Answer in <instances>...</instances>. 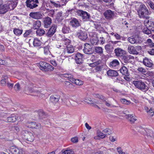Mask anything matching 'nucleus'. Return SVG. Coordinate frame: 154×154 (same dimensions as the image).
Instances as JSON below:
<instances>
[{
  "mask_svg": "<svg viewBox=\"0 0 154 154\" xmlns=\"http://www.w3.org/2000/svg\"><path fill=\"white\" fill-rule=\"evenodd\" d=\"M119 71L123 75L126 76L128 75L129 73L128 72V70L125 66L122 67L120 69Z\"/></svg>",
  "mask_w": 154,
  "mask_h": 154,
  "instance_id": "nucleus-25",
  "label": "nucleus"
},
{
  "mask_svg": "<svg viewBox=\"0 0 154 154\" xmlns=\"http://www.w3.org/2000/svg\"><path fill=\"white\" fill-rule=\"evenodd\" d=\"M105 49L107 53H111L113 50V48L110 44H108L105 45Z\"/></svg>",
  "mask_w": 154,
  "mask_h": 154,
  "instance_id": "nucleus-32",
  "label": "nucleus"
},
{
  "mask_svg": "<svg viewBox=\"0 0 154 154\" xmlns=\"http://www.w3.org/2000/svg\"><path fill=\"white\" fill-rule=\"evenodd\" d=\"M71 141L74 143H76L78 142V138L77 137H74L72 138L71 139Z\"/></svg>",
  "mask_w": 154,
  "mask_h": 154,
  "instance_id": "nucleus-59",
  "label": "nucleus"
},
{
  "mask_svg": "<svg viewBox=\"0 0 154 154\" xmlns=\"http://www.w3.org/2000/svg\"><path fill=\"white\" fill-rule=\"evenodd\" d=\"M103 132L106 133V135H109L111 134L112 133V130L108 128H107L104 129L103 131Z\"/></svg>",
  "mask_w": 154,
  "mask_h": 154,
  "instance_id": "nucleus-42",
  "label": "nucleus"
},
{
  "mask_svg": "<svg viewBox=\"0 0 154 154\" xmlns=\"http://www.w3.org/2000/svg\"><path fill=\"white\" fill-rule=\"evenodd\" d=\"M70 28L69 27L64 25L62 29V32L64 33H67L69 32Z\"/></svg>",
  "mask_w": 154,
  "mask_h": 154,
  "instance_id": "nucleus-43",
  "label": "nucleus"
},
{
  "mask_svg": "<svg viewBox=\"0 0 154 154\" xmlns=\"http://www.w3.org/2000/svg\"><path fill=\"white\" fill-rule=\"evenodd\" d=\"M91 44L93 45H96L98 43V40L97 38H93L90 40Z\"/></svg>",
  "mask_w": 154,
  "mask_h": 154,
  "instance_id": "nucleus-47",
  "label": "nucleus"
},
{
  "mask_svg": "<svg viewBox=\"0 0 154 154\" xmlns=\"http://www.w3.org/2000/svg\"><path fill=\"white\" fill-rule=\"evenodd\" d=\"M148 52L151 55H154V49L152 48L148 51Z\"/></svg>",
  "mask_w": 154,
  "mask_h": 154,
  "instance_id": "nucleus-62",
  "label": "nucleus"
},
{
  "mask_svg": "<svg viewBox=\"0 0 154 154\" xmlns=\"http://www.w3.org/2000/svg\"><path fill=\"white\" fill-rule=\"evenodd\" d=\"M107 74L108 75L110 76H116L118 75V73L116 71L112 69L107 71Z\"/></svg>",
  "mask_w": 154,
  "mask_h": 154,
  "instance_id": "nucleus-24",
  "label": "nucleus"
},
{
  "mask_svg": "<svg viewBox=\"0 0 154 154\" xmlns=\"http://www.w3.org/2000/svg\"><path fill=\"white\" fill-rule=\"evenodd\" d=\"M30 17L35 19H40L42 17V14L40 12H33L30 13Z\"/></svg>",
  "mask_w": 154,
  "mask_h": 154,
  "instance_id": "nucleus-14",
  "label": "nucleus"
},
{
  "mask_svg": "<svg viewBox=\"0 0 154 154\" xmlns=\"http://www.w3.org/2000/svg\"><path fill=\"white\" fill-rule=\"evenodd\" d=\"M10 151L13 154H23V150L19 148L14 146L10 147Z\"/></svg>",
  "mask_w": 154,
  "mask_h": 154,
  "instance_id": "nucleus-6",
  "label": "nucleus"
},
{
  "mask_svg": "<svg viewBox=\"0 0 154 154\" xmlns=\"http://www.w3.org/2000/svg\"><path fill=\"white\" fill-rule=\"evenodd\" d=\"M119 63L117 60L115 59L110 62L109 63V66L112 69H115L119 65Z\"/></svg>",
  "mask_w": 154,
  "mask_h": 154,
  "instance_id": "nucleus-22",
  "label": "nucleus"
},
{
  "mask_svg": "<svg viewBox=\"0 0 154 154\" xmlns=\"http://www.w3.org/2000/svg\"><path fill=\"white\" fill-rule=\"evenodd\" d=\"M143 63L145 66L149 68L151 67L154 65L152 60L146 57L143 59Z\"/></svg>",
  "mask_w": 154,
  "mask_h": 154,
  "instance_id": "nucleus-16",
  "label": "nucleus"
},
{
  "mask_svg": "<svg viewBox=\"0 0 154 154\" xmlns=\"http://www.w3.org/2000/svg\"><path fill=\"white\" fill-rule=\"evenodd\" d=\"M77 13L79 14L80 16L82 17V19L84 21H88L89 20L90 17L89 14L86 11L82 10H79L77 11Z\"/></svg>",
  "mask_w": 154,
  "mask_h": 154,
  "instance_id": "nucleus-5",
  "label": "nucleus"
},
{
  "mask_svg": "<svg viewBox=\"0 0 154 154\" xmlns=\"http://www.w3.org/2000/svg\"><path fill=\"white\" fill-rule=\"evenodd\" d=\"M44 27L45 28H48L50 26L51 23V19L49 17H45L44 20Z\"/></svg>",
  "mask_w": 154,
  "mask_h": 154,
  "instance_id": "nucleus-20",
  "label": "nucleus"
},
{
  "mask_svg": "<svg viewBox=\"0 0 154 154\" xmlns=\"http://www.w3.org/2000/svg\"><path fill=\"white\" fill-rule=\"evenodd\" d=\"M35 113H37L40 119H43L45 118L46 115L45 113L42 110H39L38 111H36L35 112Z\"/></svg>",
  "mask_w": 154,
  "mask_h": 154,
  "instance_id": "nucleus-31",
  "label": "nucleus"
},
{
  "mask_svg": "<svg viewBox=\"0 0 154 154\" xmlns=\"http://www.w3.org/2000/svg\"><path fill=\"white\" fill-rule=\"evenodd\" d=\"M152 31V30L148 29L147 27L146 28H144L143 30V33L147 35H149L151 34Z\"/></svg>",
  "mask_w": 154,
  "mask_h": 154,
  "instance_id": "nucleus-50",
  "label": "nucleus"
},
{
  "mask_svg": "<svg viewBox=\"0 0 154 154\" xmlns=\"http://www.w3.org/2000/svg\"><path fill=\"white\" fill-rule=\"evenodd\" d=\"M49 6L51 8H54V7L57 8L59 6L58 4L56 3L55 2L50 0L48 3Z\"/></svg>",
  "mask_w": 154,
  "mask_h": 154,
  "instance_id": "nucleus-38",
  "label": "nucleus"
},
{
  "mask_svg": "<svg viewBox=\"0 0 154 154\" xmlns=\"http://www.w3.org/2000/svg\"><path fill=\"white\" fill-rule=\"evenodd\" d=\"M8 10V8L6 4H5L0 7V14H5Z\"/></svg>",
  "mask_w": 154,
  "mask_h": 154,
  "instance_id": "nucleus-29",
  "label": "nucleus"
},
{
  "mask_svg": "<svg viewBox=\"0 0 154 154\" xmlns=\"http://www.w3.org/2000/svg\"><path fill=\"white\" fill-rule=\"evenodd\" d=\"M117 149L119 154H125V152H123L122 150H121V148L120 147H117Z\"/></svg>",
  "mask_w": 154,
  "mask_h": 154,
  "instance_id": "nucleus-61",
  "label": "nucleus"
},
{
  "mask_svg": "<svg viewBox=\"0 0 154 154\" xmlns=\"http://www.w3.org/2000/svg\"><path fill=\"white\" fill-rule=\"evenodd\" d=\"M147 45L150 48L154 47V43L152 42L151 39L149 38L146 41Z\"/></svg>",
  "mask_w": 154,
  "mask_h": 154,
  "instance_id": "nucleus-45",
  "label": "nucleus"
},
{
  "mask_svg": "<svg viewBox=\"0 0 154 154\" xmlns=\"http://www.w3.org/2000/svg\"><path fill=\"white\" fill-rule=\"evenodd\" d=\"M63 77L65 78H67L71 82V80L73 79V77L70 74H65L63 75Z\"/></svg>",
  "mask_w": 154,
  "mask_h": 154,
  "instance_id": "nucleus-49",
  "label": "nucleus"
},
{
  "mask_svg": "<svg viewBox=\"0 0 154 154\" xmlns=\"http://www.w3.org/2000/svg\"><path fill=\"white\" fill-rule=\"evenodd\" d=\"M148 4L151 8L152 9H154V4L152 2L149 1L148 3Z\"/></svg>",
  "mask_w": 154,
  "mask_h": 154,
  "instance_id": "nucleus-60",
  "label": "nucleus"
},
{
  "mask_svg": "<svg viewBox=\"0 0 154 154\" xmlns=\"http://www.w3.org/2000/svg\"><path fill=\"white\" fill-rule=\"evenodd\" d=\"M10 129L11 131H13L16 133L18 132L20 130L19 127L16 126H12L10 127Z\"/></svg>",
  "mask_w": 154,
  "mask_h": 154,
  "instance_id": "nucleus-44",
  "label": "nucleus"
},
{
  "mask_svg": "<svg viewBox=\"0 0 154 154\" xmlns=\"http://www.w3.org/2000/svg\"><path fill=\"white\" fill-rule=\"evenodd\" d=\"M17 118L14 114H12L7 118V120L8 122H14L17 120Z\"/></svg>",
  "mask_w": 154,
  "mask_h": 154,
  "instance_id": "nucleus-26",
  "label": "nucleus"
},
{
  "mask_svg": "<svg viewBox=\"0 0 154 154\" xmlns=\"http://www.w3.org/2000/svg\"><path fill=\"white\" fill-rule=\"evenodd\" d=\"M22 133L24 136V139L26 140L29 142L33 141L34 136L32 133L27 131H23Z\"/></svg>",
  "mask_w": 154,
  "mask_h": 154,
  "instance_id": "nucleus-4",
  "label": "nucleus"
},
{
  "mask_svg": "<svg viewBox=\"0 0 154 154\" xmlns=\"http://www.w3.org/2000/svg\"><path fill=\"white\" fill-rule=\"evenodd\" d=\"M62 152V154H70L71 152H72V151L70 150H66L63 151V150H62L61 151Z\"/></svg>",
  "mask_w": 154,
  "mask_h": 154,
  "instance_id": "nucleus-58",
  "label": "nucleus"
},
{
  "mask_svg": "<svg viewBox=\"0 0 154 154\" xmlns=\"http://www.w3.org/2000/svg\"><path fill=\"white\" fill-rule=\"evenodd\" d=\"M75 60L78 64H80L82 63L84 58L83 55L79 53H77L75 55Z\"/></svg>",
  "mask_w": 154,
  "mask_h": 154,
  "instance_id": "nucleus-10",
  "label": "nucleus"
},
{
  "mask_svg": "<svg viewBox=\"0 0 154 154\" xmlns=\"http://www.w3.org/2000/svg\"><path fill=\"white\" fill-rule=\"evenodd\" d=\"M71 82L74 83L77 85H81L83 84L82 82L78 79H75L73 78L72 80H71Z\"/></svg>",
  "mask_w": 154,
  "mask_h": 154,
  "instance_id": "nucleus-37",
  "label": "nucleus"
},
{
  "mask_svg": "<svg viewBox=\"0 0 154 154\" xmlns=\"http://www.w3.org/2000/svg\"><path fill=\"white\" fill-rule=\"evenodd\" d=\"M56 19L58 21H60L63 19L62 13L61 12H58L57 14Z\"/></svg>",
  "mask_w": 154,
  "mask_h": 154,
  "instance_id": "nucleus-48",
  "label": "nucleus"
},
{
  "mask_svg": "<svg viewBox=\"0 0 154 154\" xmlns=\"http://www.w3.org/2000/svg\"><path fill=\"white\" fill-rule=\"evenodd\" d=\"M26 126L28 128L38 129L40 125L36 123L35 122H27Z\"/></svg>",
  "mask_w": 154,
  "mask_h": 154,
  "instance_id": "nucleus-18",
  "label": "nucleus"
},
{
  "mask_svg": "<svg viewBox=\"0 0 154 154\" xmlns=\"http://www.w3.org/2000/svg\"><path fill=\"white\" fill-rule=\"evenodd\" d=\"M148 115L151 116H153L154 115V110L152 108H151L147 112Z\"/></svg>",
  "mask_w": 154,
  "mask_h": 154,
  "instance_id": "nucleus-54",
  "label": "nucleus"
},
{
  "mask_svg": "<svg viewBox=\"0 0 154 154\" xmlns=\"http://www.w3.org/2000/svg\"><path fill=\"white\" fill-rule=\"evenodd\" d=\"M95 52L100 55H101L103 54V49L101 47L96 46L95 47Z\"/></svg>",
  "mask_w": 154,
  "mask_h": 154,
  "instance_id": "nucleus-34",
  "label": "nucleus"
},
{
  "mask_svg": "<svg viewBox=\"0 0 154 154\" xmlns=\"http://www.w3.org/2000/svg\"><path fill=\"white\" fill-rule=\"evenodd\" d=\"M133 84L138 89L144 92L148 90V88L145 82L141 80L133 81Z\"/></svg>",
  "mask_w": 154,
  "mask_h": 154,
  "instance_id": "nucleus-2",
  "label": "nucleus"
},
{
  "mask_svg": "<svg viewBox=\"0 0 154 154\" xmlns=\"http://www.w3.org/2000/svg\"><path fill=\"white\" fill-rule=\"evenodd\" d=\"M44 53L45 54H48L50 53V51L48 48L47 47H44Z\"/></svg>",
  "mask_w": 154,
  "mask_h": 154,
  "instance_id": "nucleus-57",
  "label": "nucleus"
},
{
  "mask_svg": "<svg viewBox=\"0 0 154 154\" xmlns=\"http://www.w3.org/2000/svg\"><path fill=\"white\" fill-rule=\"evenodd\" d=\"M42 43L40 40L37 38H35L33 42V45L34 47H38L41 45Z\"/></svg>",
  "mask_w": 154,
  "mask_h": 154,
  "instance_id": "nucleus-33",
  "label": "nucleus"
},
{
  "mask_svg": "<svg viewBox=\"0 0 154 154\" xmlns=\"http://www.w3.org/2000/svg\"><path fill=\"white\" fill-rule=\"evenodd\" d=\"M121 57V59L122 61L124 62L125 63H129V60L130 59V57L128 56H126L124 54Z\"/></svg>",
  "mask_w": 154,
  "mask_h": 154,
  "instance_id": "nucleus-35",
  "label": "nucleus"
},
{
  "mask_svg": "<svg viewBox=\"0 0 154 154\" xmlns=\"http://www.w3.org/2000/svg\"><path fill=\"white\" fill-rule=\"evenodd\" d=\"M144 23L146 24V26L152 31H154V22L151 20H148L146 22V21H144Z\"/></svg>",
  "mask_w": 154,
  "mask_h": 154,
  "instance_id": "nucleus-17",
  "label": "nucleus"
},
{
  "mask_svg": "<svg viewBox=\"0 0 154 154\" xmlns=\"http://www.w3.org/2000/svg\"><path fill=\"white\" fill-rule=\"evenodd\" d=\"M137 13L140 18H145L148 19L149 17L148 15L150 14L151 12L149 11L146 6L144 5H141L137 11Z\"/></svg>",
  "mask_w": 154,
  "mask_h": 154,
  "instance_id": "nucleus-1",
  "label": "nucleus"
},
{
  "mask_svg": "<svg viewBox=\"0 0 154 154\" xmlns=\"http://www.w3.org/2000/svg\"><path fill=\"white\" fill-rule=\"evenodd\" d=\"M125 51L122 49L118 48L115 49V53L117 57H121L124 54Z\"/></svg>",
  "mask_w": 154,
  "mask_h": 154,
  "instance_id": "nucleus-21",
  "label": "nucleus"
},
{
  "mask_svg": "<svg viewBox=\"0 0 154 154\" xmlns=\"http://www.w3.org/2000/svg\"><path fill=\"white\" fill-rule=\"evenodd\" d=\"M127 119L131 123H134V122L136 120V119L135 117H134L133 114L127 115Z\"/></svg>",
  "mask_w": 154,
  "mask_h": 154,
  "instance_id": "nucleus-30",
  "label": "nucleus"
},
{
  "mask_svg": "<svg viewBox=\"0 0 154 154\" xmlns=\"http://www.w3.org/2000/svg\"><path fill=\"white\" fill-rule=\"evenodd\" d=\"M121 101L122 103L124 104H126L127 105L129 104L130 103V101H129L125 99H121Z\"/></svg>",
  "mask_w": 154,
  "mask_h": 154,
  "instance_id": "nucleus-56",
  "label": "nucleus"
},
{
  "mask_svg": "<svg viewBox=\"0 0 154 154\" xmlns=\"http://www.w3.org/2000/svg\"><path fill=\"white\" fill-rule=\"evenodd\" d=\"M56 29L57 26L56 25L54 24L52 25L46 34V35L50 37L52 36L56 32Z\"/></svg>",
  "mask_w": 154,
  "mask_h": 154,
  "instance_id": "nucleus-9",
  "label": "nucleus"
},
{
  "mask_svg": "<svg viewBox=\"0 0 154 154\" xmlns=\"http://www.w3.org/2000/svg\"><path fill=\"white\" fill-rule=\"evenodd\" d=\"M14 88L17 91H19L20 89V86L19 83H17L14 86Z\"/></svg>",
  "mask_w": 154,
  "mask_h": 154,
  "instance_id": "nucleus-55",
  "label": "nucleus"
},
{
  "mask_svg": "<svg viewBox=\"0 0 154 154\" xmlns=\"http://www.w3.org/2000/svg\"><path fill=\"white\" fill-rule=\"evenodd\" d=\"M114 36L116 38L117 40H120L122 38V37L120 35L117 33L115 34Z\"/></svg>",
  "mask_w": 154,
  "mask_h": 154,
  "instance_id": "nucleus-63",
  "label": "nucleus"
},
{
  "mask_svg": "<svg viewBox=\"0 0 154 154\" xmlns=\"http://www.w3.org/2000/svg\"><path fill=\"white\" fill-rule=\"evenodd\" d=\"M84 49L83 51L85 53L90 54H92V51L91 49V47L90 45L88 43H85L84 45Z\"/></svg>",
  "mask_w": 154,
  "mask_h": 154,
  "instance_id": "nucleus-8",
  "label": "nucleus"
},
{
  "mask_svg": "<svg viewBox=\"0 0 154 154\" xmlns=\"http://www.w3.org/2000/svg\"><path fill=\"white\" fill-rule=\"evenodd\" d=\"M60 96L57 94H54L51 96L50 98V100L53 103H56L59 100Z\"/></svg>",
  "mask_w": 154,
  "mask_h": 154,
  "instance_id": "nucleus-19",
  "label": "nucleus"
},
{
  "mask_svg": "<svg viewBox=\"0 0 154 154\" xmlns=\"http://www.w3.org/2000/svg\"><path fill=\"white\" fill-rule=\"evenodd\" d=\"M65 51L68 53H72L74 52V49L72 45H69L66 46Z\"/></svg>",
  "mask_w": 154,
  "mask_h": 154,
  "instance_id": "nucleus-28",
  "label": "nucleus"
},
{
  "mask_svg": "<svg viewBox=\"0 0 154 154\" xmlns=\"http://www.w3.org/2000/svg\"><path fill=\"white\" fill-rule=\"evenodd\" d=\"M97 135L100 138H103L106 137V135L101 132L99 130H98L97 132Z\"/></svg>",
  "mask_w": 154,
  "mask_h": 154,
  "instance_id": "nucleus-46",
  "label": "nucleus"
},
{
  "mask_svg": "<svg viewBox=\"0 0 154 154\" xmlns=\"http://www.w3.org/2000/svg\"><path fill=\"white\" fill-rule=\"evenodd\" d=\"M77 35L79 38L83 41L85 40L88 38L87 33L82 31H80L79 32H77Z\"/></svg>",
  "mask_w": 154,
  "mask_h": 154,
  "instance_id": "nucleus-15",
  "label": "nucleus"
},
{
  "mask_svg": "<svg viewBox=\"0 0 154 154\" xmlns=\"http://www.w3.org/2000/svg\"><path fill=\"white\" fill-rule=\"evenodd\" d=\"M128 51L130 54L137 55L139 54V52H137L135 49V47L133 46H128Z\"/></svg>",
  "mask_w": 154,
  "mask_h": 154,
  "instance_id": "nucleus-23",
  "label": "nucleus"
},
{
  "mask_svg": "<svg viewBox=\"0 0 154 154\" xmlns=\"http://www.w3.org/2000/svg\"><path fill=\"white\" fill-rule=\"evenodd\" d=\"M17 3L13 1H9L6 4L8 10H13L17 6Z\"/></svg>",
  "mask_w": 154,
  "mask_h": 154,
  "instance_id": "nucleus-13",
  "label": "nucleus"
},
{
  "mask_svg": "<svg viewBox=\"0 0 154 154\" xmlns=\"http://www.w3.org/2000/svg\"><path fill=\"white\" fill-rule=\"evenodd\" d=\"M128 41L131 43L133 44H139L141 43L140 40L137 37L131 36L128 38Z\"/></svg>",
  "mask_w": 154,
  "mask_h": 154,
  "instance_id": "nucleus-11",
  "label": "nucleus"
},
{
  "mask_svg": "<svg viewBox=\"0 0 154 154\" xmlns=\"http://www.w3.org/2000/svg\"><path fill=\"white\" fill-rule=\"evenodd\" d=\"M65 84L66 86L69 87H71L72 85V84L70 83L69 82L67 81H66L65 82Z\"/></svg>",
  "mask_w": 154,
  "mask_h": 154,
  "instance_id": "nucleus-64",
  "label": "nucleus"
},
{
  "mask_svg": "<svg viewBox=\"0 0 154 154\" xmlns=\"http://www.w3.org/2000/svg\"><path fill=\"white\" fill-rule=\"evenodd\" d=\"M137 70L139 72L143 74H145L147 71L145 69L141 67H138Z\"/></svg>",
  "mask_w": 154,
  "mask_h": 154,
  "instance_id": "nucleus-52",
  "label": "nucleus"
},
{
  "mask_svg": "<svg viewBox=\"0 0 154 154\" xmlns=\"http://www.w3.org/2000/svg\"><path fill=\"white\" fill-rule=\"evenodd\" d=\"M61 42L63 44L67 46L69 45V44L71 42L70 40L65 38H63L62 39Z\"/></svg>",
  "mask_w": 154,
  "mask_h": 154,
  "instance_id": "nucleus-39",
  "label": "nucleus"
},
{
  "mask_svg": "<svg viewBox=\"0 0 154 154\" xmlns=\"http://www.w3.org/2000/svg\"><path fill=\"white\" fill-rule=\"evenodd\" d=\"M70 25L72 27L77 28L81 26L80 23L78 20L75 18H72L70 22Z\"/></svg>",
  "mask_w": 154,
  "mask_h": 154,
  "instance_id": "nucleus-12",
  "label": "nucleus"
},
{
  "mask_svg": "<svg viewBox=\"0 0 154 154\" xmlns=\"http://www.w3.org/2000/svg\"><path fill=\"white\" fill-rule=\"evenodd\" d=\"M41 25V21L37 20L34 22L33 24V28L34 29H38L40 27Z\"/></svg>",
  "mask_w": 154,
  "mask_h": 154,
  "instance_id": "nucleus-36",
  "label": "nucleus"
},
{
  "mask_svg": "<svg viewBox=\"0 0 154 154\" xmlns=\"http://www.w3.org/2000/svg\"><path fill=\"white\" fill-rule=\"evenodd\" d=\"M36 33L37 35L41 36L45 34V32L43 29H37Z\"/></svg>",
  "mask_w": 154,
  "mask_h": 154,
  "instance_id": "nucleus-41",
  "label": "nucleus"
},
{
  "mask_svg": "<svg viewBox=\"0 0 154 154\" xmlns=\"http://www.w3.org/2000/svg\"><path fill=\"white\" fill-rule=\"evenodd\" d=\"M45 71H53L54 69V67L48 63Z\"/></svg>",
  "mask_w": 154,
  "mask_h": 154,
  "instance_id": "nucleus-53",
  "label": "nucleus"
},
{
  "mask_svg": "<svg viewBox=\"0 0 154 154\" xmlns=\"http://www.w3.org/2000/svg\"><path fill=\"white\" fill-rule=\"evenodd\" d=\"M104 16L107 20H111L113 18L114 13L110 10L106 11L104 13Z\"/></svg>",
  "mask_w": 154,
  "mask_h": 154,
  "instance_id": "nucleus-7",
  "label": "nucleus"
},
{
  "mask_svg": "<svg viewBox=\"0 0 154 154\" xmlns=\"http://www.w3.org/2000/svg\"><path fill=\"white\" fill-rule=\"evenodd\" d=\"M32 29H31L29 30H26L25 32L23 34V36L25 37H26L30 35V34L32 32Z\"/></svg>",
  "mask_w": 154,
  "mask_h": 154,
  "instance_id": "nucleus-51",
  "label": "nucleus"
},
{
  "mask_svg": "<svg viewBox=\"0 0 154 154\" xmlns=\"http://www.w3.org/2000/svg\"><path fill=\"white\" fill-rule=\"evenodd\" d=\"M39 64L40 68L41 70L46 71L47 67L48 65V63L45 62L41 61L39 62Z\"/></svg>",
  "mask_w": 154,
  "mask_h": 154,
  "instance_id": "nucleus-27",
  "label": "nucleus"
},
{
  "mask_svg": "<svg viewBox=\"0 0 154 154\" xmlns=\"http://www.w3.org/2000/svg\"><path fill=\"white\" fill-rule=\"evenodd\" d=\"M13 32L14 34L16 35H20L22 33L23 30L15 28L14 29Z\"/></svg>",
  "mask_w": 154,
  "mask_h": 154,
  "instance_id": "nucleus-40",
  "label": "nucleus"
},
{
  "mask_svg": "<svg viewBox=\"0 0 154 154\" xmlns=\"http://www.w3.org/2000/svg\"><path fill=\"white\" fill-rule=\"evenodd\" d=\"M26 6L30 9H33L38 6V0H27L26 2Z\"/></svg>",
  "mask_w": 154,
  "mask_h": 154,
  "instance_id": "nucleus-3",
  "label": "nucleus"
}]
</instances>
